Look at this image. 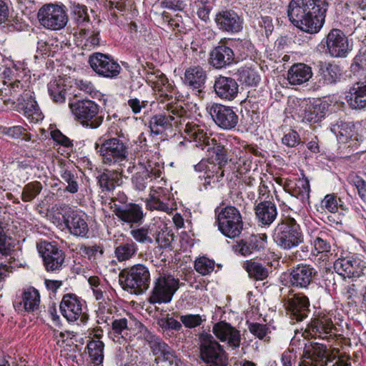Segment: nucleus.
I'll list each match as a JSON object with an SVG mask.
<instances>
[{
	"label": "nucleus",
	"mask_w": 366,
	"mask_h": 366,
	"mask_svg": "<svg viewBox=\"0 0 366 366\" xmlns=\"http://www.w3.org/2000/svg\"><path fill=\"white\" fill-rule=\"evenodd\" d=\"M327 8V0H291L287 13L295 27L313 34L323 26Z\"/></svg>",
	"instance_id": "nucleus-1"
},
{
	"label": "nucleus",
	"mask_w": 366,
	"mask_h": 366,
	"mask_svg": "<svg viewBox=\"0 0 366 366\" xmlns=\"http://www.w3.org/2000/svg\"><path fill=\"white\" fill-rule=\"evenodd\" d=\"M94 147L104 165L122 167L127 162L129 141L122 132L116 137L103 139L100 144L96 143Z\"/></svg>",
	"instance_id": "nucleus-2"
},
{
	"label": "nucleus",
	"mask_w": 366,
	"mask_h": 366,
	"mask_svg": "<svg viewBox=\"0 0 366 366\" xmlns=\"http://www.w3.org/2000/svg\"><path fill=\"white\" fill-rule=\"evenodd\" d=\"M187 111L182 106L169 103L163 107L162 113L154 114L150 118L149 127L155 135L162 134L173 127L181 132L187 120Z\"/></svg>",
	"instance_id": "nucleus-3"
},
{
	"label": "nucleus",
	"mask_w": 366,
	"mask_h": 366,
	"mask_svg": "<svg viewBox=\"0 0 366 366\" xmlns=\"http://www.w3.org/2000/svg\"><path fill=\"white\" fill-rule=\"evenodd\" d=\"M272 238L282 250H290L304 242V234L300 225L290 217L281 220L274 229Z\"/></svg>",
	"instance_id": "nucleus-4"
},
{
	"label": "nucleus",
	"mask_w": 366,
	"mask_h": 366,
	"mask_svg": "<svg viewBox=\"0 0 366 366\" xmlns=\"http://www.w3.org/2000/svg\"><path fill=\"white\" fill-rule=\"evenodd\" d=\"M151 281L147 267L137 264L123 269L119 274V283L122 288L131 294L141 295L147 291Z\"/></svg>",
	"instance_id": "nucleus-5"
},
{
	"label": "nucleus",
	"mask_w": 366,
	"mask_h": 366,
	"mask_svg": "<svg viewBox=\"0 0 366 366\" xmlns=\"http://www.w3.org/2000/svg\"><path fill=\"white\" fill-rule=\"evenodd\" d=\"M199 358L207 366H226L227 354L223 345L210 333L199 335Z\"/></svg>",
	"instance_id": "nucleus-6"
},
{
	"label": "nucleus",
	"mask_w": 366,
	"mask_h": 366,
	"mask_svg": "<svg viewBox=\"0 0 366 366\" xmlns=\"http://www.w3.org/2000/svg\"><path fill=\"white\" fill-rule=\"evenodd\" d=\"M36 17L40 26L51 31L62 29L69 21L66 6L58 3L43 4L39 9Z\"/></svg>",
	"instance_id": "nucleus-7"
},
{
	"label": "nucleus",
	"mask_w": 366,
	"mask_h": 366,
	"mask_svg": "<svg viewBox=\"0 0 366 366\" xmlns=\"http://www.w3.org/2000/svg\"><path fill=\"white\" fill-rule=\"evenodd\" d=\"M219 230L224 236L233 239L238 237L243 229L240 212L233 206L225 207L220 210L215 209Z\"/></svg>",
	"instance_id": "nucleus-8"
},
{
	"label": "nucleus",
	"mask_w": 366,
	"mask_h": 366,
	"mask_svg": "<svg viewBox=\"0 0 366 366\" xmlns=\"http://www.w3.org/2000/svg\"><path fill=\"white\" fill-rule=\"evenodd\" d=\"M69 107L75 118L84 127L97 129L103 122V116L98 115L99 105L94 101L79 100L70 103Z\"/></svg>",
	"instance_id": "nucleus-9"
},
{
	"label": "nucleus",
	"mask_w": 366,
	"mask_h": 366,
	"mask_svg": "<svg viewBox=\"0 0 366 366\" xmlns=\"http://www.w3.org/2000/svg\"><path fill=\"white\" fill-rule=\"evenodd\" d=\"M179 287V281L172 275H160L154 282L149 297L151 304L169 303Z\"/></svg>",
	"instance_id": "nucleus-10"
},
{
	"label": "nucleus",
	"mask_w": 366,
	"mask_h": 366,
	"mask_svg": "<svg viewBox=\"0 0 366 366\" xmlns=\"http://www.w3.org/2000/svg\"><path fill=\"white\" fill-rule=\"evenodd\" d=\"M225 144H227V139L219 137L218 138H212L207 144L208 147L207 151L212 154V157H214L218 164V165H212L213 171L208 173L206 177V179H209L207 183H210V179L213 182H218L224 175L222 166L226 164L228 161L227 149L225 148Z\"/></svg>",
	"instance_id": "nucleus-11"
},
{
	"label": "nucleus",
	"mask_w": 366,
	"mask_h": 366,
	"mask_svg": "<svg viewBox=\"0 0 366 366\" xmlns=\"http://www.w3.org/2000/svg\"><path fill=\"white\" fill-rule=\"evenodd\" d=\"M135 325L139 330L140 337L147 342L154 355H161L170 364L177 363L175 352L160 337L149 331L140 322L137 321Z\"/></svg>",
	"instance_id": "nucleus-12"
},
{
	"label": "nucleus",
	"mask_w": 366,
	"mask_h": 366,
	"mask_svg": "<svg viewBox=\"0 0 366 366\" xmlns=\"http://www.w3.org/2000/svg\"><path fill=\"white\" fill-rule=\"evenodd\" d=\"M282 302L292 320L301 322L308 316L310 303L309 298L303 293H295L290 290L283 297Z\"/></svg>",
	"instance_id": "nucleus-13"
},
{
	"label": "nucleus",
	"mask_w": 366,
	"mask_h": 366,
	"mask_svg": "<svg viewBox=\"0 0 366 366\" xmlns=\"http://www.w3.org/2000/svg\"><path fill=\"white\" fill-rule=\"evenodd\" d=\"M89 64L92 70L99 76L114 79L120 74L121 66L111 56L95 52L89 57Z\"/></svg>",
	"instance_id": "nucleus-14"
},
{
	"label": "nucleus",
	"mask_w": 366,
	"mask_h": 366,
	"mask_svg": "<svg viewBox=\"0 0 366 366\" xmlns=\"http://www.w3.org/2000/svg\"><path fill=\"white\" fill-rule=\"evenodd\" d=\"M207 111L215 124L223 130H232L239 122V117L231 107L213 103L207 107Z\"/></svg>",
	"instance_id": "nucleus-15"
},
{
	"label": "nucleus",
	"mask_w": 366,
	"mask_h": 366,
	"mask_svg": "<svg viewBox=\"0 0 366 366\" xmlns=\"http://www.w3.org/2000/svg\"><path fill=\"white\" fill-rule=\"evenodd\" d=\"M44 264L48 272L61 269L64 261L65 253L54 242H43L37 244Z\"/></svg>",
	"instance_id": "nucleus-16"
},
{
	"label": "nucleus",
	"mask_w": 366,
	"mask_h": 366,
	"mask_svg": "<svg viewBox=\"0 0 366 366\" xmlns=\"http://www.w3.org/2000/svg\"><path fill=\"white\" fill-rule=\"evenodd\" d=\"M68 232L76 237H86L89 231L87 215L82 211L69 208L62 215Z\"/></svg>",
	"instance_id": "nucleus-17"
},
{
	"label": "nucleus",
	"mask_w": 366,
	"mask_h": 366,
	"mask_svg": "<svg viewBox=\"0 0 366 366\" xmlns=\"http://www.w3.org/2000/svg\"><path fill=\"white\" fill-rule=\"evenodd\" d=\"M212 333L219 342L226 344L227 350H237L241 345L242 335L240 330L225 320L214 323Z\"/></svg>",
	"instance_id": "nucleus-18"
},
{
	"label": "nucleus",
	"mask_w": 366,
	"mask_h": 366,
	"mask_svg": "<svg viewBox=\"0 0 366 366\" xmlns=\"http://www.w3.org/2000/svg\"><path fill=\"white\" fill-rule=\"evenodd\" d=\"M84 301L74 294L69 293L63 296L59 305L61 315L69 322H74L80 319L84 322L88 315L83 312Z\"/></svg>",
	"instance_id": "nucleus-19"
},
{
	"label": "nucleus",
	"mask_w": 366,
	"mask_h": 366,
	"mask_svg": "<svg viewBox=\"0 0 366 366\" xmlns=\"http://www.w3.org/2000/svg\"><path fill=\"white\" fill-rule=\"evenodd\" d=\"M307 330L312 337L328 342L334 340L335 337V327L331 317L328 315H318L312 319Z\"/></svg>",
	"instance_id": "nucleus-20"
},
{
	"label": "nucleus",
	"mask_w": 366,
	"mask_h": 366,
	"mask_svg": "<svg viewBox=\"0 0 366 366\" xmlns=\"http://www.w3.org/2000/svg\"><path fill=\"white\" fill-rule=\"evenodd\" d=\"M133 322L134 320L130 318L116 315V319L112 322L108 331L109 337L119 344L132 341L134 336Z\"/></svg>",
	"instance_id": "nucleus-21"
},
{
	"label": "nucleus",
	"mask_w": 366,
	"mask_h": 366,
	"mask_svg": "<svg viewBox=\"0 0 366 366\" xmlns=\"http://www.w3.org/2000/svg\"><path fill=\"white\" fill-rule=\"evenodd\" d=\"M327 51L332 57H345L351 50L347 37L340 29H333L326 36Z\"/></svg>",
	"instance_id": "nucleus-22"
},
{
	"label": "nucleus",
	"mask_w": 366,
	"mask_h": 366,
	"mask_svg": "<svg viewBox=\"0 0 366 366\" xmlns=\"http://www.w3.org/2000/svg\"><path fill=\"white\" fill-rule=\"evenodd\" d=\"M334 269L344 277H358L364 273L365 262L357 256L340 257L334 262Z\"/></svg>",
	"instance_id": "nucleus-23"
},
{
	"label": "nucleus",
	"mask_w": 366,
	"mask_h": 366,
	"mask_svg": "<svg viewBox=\"0 0 366 366\" xmlns=\"http://www.w3.org/2000/svg\"><path fill=\"white\" fill-rule=\"evenodd\" d=\"M327 345L321 342L304 343L303 360L300 366H325Z\"/></svg>",
	"instance_id": "nucleus-24"
},
{
	"label": "nucleus",
	"mask_w": 366,
	"mask_h": 366,
	"mask_svg": "<svg viewBox=\"0 0 366 366\" xmlns=\"http://www.w3.org/2000/svg\"><path fill=\"white\" fill-rule=\"evenodd\" d=\"M317 274L316 269L308 264H298L290 272V282L292 286L300 289H307L312 282Z\"/></svg>",
	"instance_id": "nucleus-25"
},
{
	"label": "nucleus",
	"mask_w": 366,
	"mask_h": 366,
	"mask_svg": "<svg viewBox=\"0 0 366 366\" xmlns=\"http://www.w3.org/2000/svg\"><path fill=\"white\" fill-rule=\"evenodd\" d=\"M299 107L297 114L303 122L317 123L325 116V104L320 103L319 100L314 102L302 100Z\"/></svg>",
	"instance_id": "nucleus-26"
},
{
	"label": "nucleus",
	"mask_w": 366,
	"mask_h": 366,
	"mask_svg": "<svg viewBox=\"0 0 366 366\" xmlns=\"http://www.w3.org/2000/svg\"><path fill=\"white\" fill-rule=\"evenodd\" d=\"M216 95L226 101L234 100L239 92V85L237 81L229 76L219 75L214 79L213 85Z\"/></svg>",
	"instance_id": "nucleus-27"
},
{
	"label": "nucleus",
	"mask_w": 366,
	"mask_h": 366,
	"mask_svg": "<svg viewBox=\"0 0 366 366\" xmlns=\"http://www.w3.org/2000/svg\"><path fill=\"white\" fill-rule=\"evenodd\" d=\"M235 61L234 53L232 48L220 44L209 53V64L217 69H225Z\"/></svg>",
	"instance_id": "nucleus-28"
},
{
	"label": "nucleus",
	"mask_w": 366,
	"mask_h": 366,
	"mask_svg": "<svg viewBox=\"0 0 366 366\" xmlns=\"http://www.w3.org/2000/svg\"><path fill=\"white\" fill-rule=\"evenodd\" d=\"M112 208L117 218L127 223L139 224L144 217L142 209L137 204L121 205L115 202Z\"/></svg>",
	"instance_id": "nucleus-29"
},
{
	"label": "nucleus",
	"mask_w": 366,
	"mask_h": 366,
	"mask_svg": "<svg viewBox=\"0 0 366 366\" xmlns=\"http://www.w3.org/2000/svg\"><path fill=\"white\" fill-rule=\"evenodd\" d=\"M267 238L265 234L252 235L247 239L239 240L233 245V251L242 256L249 255L263 249L267 243Z\"/></svg>",
	"instance_id": "nucleus-30"
},
{
	"label": "nucleus",
	"mask_w": 366,
	"mask_h": 366,
	"mask_svg": "<svg viewBox=\"0 0 366 366\" xmlns=\"http://www.w3.org/2000/svg\"><path fill=\"white\" fill-rule=\"evenodd\" d=\"M215 21L219 29L229 33H237L242 29V20L237 13L232 10L218 13Z\"/></svg>",
	"instance_id": "nucleus-31"
},
{
	"label": "nucleus",
	"mask_w": 366,
	"mask_h": 366,
	"mask_svg": "<svg viewBox=\"0 0 366 366\" xmlns=\"http://www.w3.org/2000/svg\"><path fill=\"white\" fill-rule=\"evenodd\" d=\"M256 219L262 227H269L277 217L276 204L269 200H263L254 208Z\"/></svg>",
	"instance_id": "nucleus-32"
},
{
	"label": "nucleus",
	"mask_w": 366,
	"mask_h": 366,
	"mask_svg": "<svg viewBox=\"0 0 366 366\" xmlns=\"http://www.w3.org/2000/svg\"><path fill=\"white\" fill-rule=\"evenodd\" d=\"M185 134V138L190 142H195L199 146H207L211 140L210 135L205 125H199L194 122H185L182 132Z\"/></svg>",
	"instance_id": "nucleus-33"
},
{
	"label": "nucleus",
	"mask_w": 366,
	"mask_h": 366,
	"mask_svg": "<svg viewBox=\"0 0 366 366\" xmlns=\"http://www.w3.org/2000/svg\"><path fill=\"white\" fill-rule=\"evenodd\" d=\"M207 78V71L201 66H192L185 70L184 83L200 93L205 87Z\"/></svg>",
	"instance_id": "nucleus-34"
},
{
	"label": "nucleus",
	"mask_w": 366,
	"mask_h": 366,
	"mask_svg": "<svg viewBox=\"0 0 366 366\" xmlns=\"http://www.w3.org/2000/svg\"><path fill=\"white\" fill-rule=\"evenodd\" d=\"M123 176L122 167L116 169H104L97 177L98 184L102 192H112L119 186Z\"/></svg>",
	"instance_id": "nucleus-35"
},
{
	"label": "nucleus",
	"mask_w": 366,
	"mask_h": 366,
	"mask_svg": "<svg viewBox=\"0 0 366 366\" xmlns=\"http://www.w3.org/2000/svg\"><path fill=\"white\" fill-rule=\"evenodd\" d=\"M283 188L285 192L302 201L307 200L310 197V185L307 178H299L295 182L286 179Z\"/></svg>",
	"instance_id": "nucleus-36"
},
{
	"label": "nucleus",
	"mask_w": 366,
	"mask_h": 366,
	"mask_svg": "<svg viewBox=\"0 0 366 366\" xmlns=\"http://www.w3.org/2000/svg\"><path fill=\"white\" fill-rule=\"evenodd\" d=\"M19 107L30 122L36 123L43 119L44 117L39 105L30 94H24L23 102L19 103Z\"/></svg>",
	"instance_id": "nucleus-37"
},
{
	"label": "nucleus",
	"mask_w": 366,
	"mask_h": 366,
	"mask_svg": "<svg viewBox=\"0 0 366 366\" xmlns=\"http://www.w3.org/2000/svg\"><path fill=\"white\" fill-rule=\"evenodd\" d=\"M341 69L337 64L320 62L317 73L318 81L322 84H332L340 80Z\"/></svg>",
	"instance_id": "nucleus-38"
},
{
	"label": "nucleus",
	"mask_w": 366,
	"mask_h": 366,
	"mask_svg": "<svg viewBox=\"0 0 366 366\" xmlns=\"http://www.w3.org/2000/svg\"><path fill=\"white\" fill-rule=\"evenodd\" d=\"M312 76V68L303 63L292 65L287 72L290 84L300 85L309 81Z\"/></svg>",
	"instance_id": "nucleus-39"
},
{
	"label": "nucleus",
	"mask_w": 366,
	"mask_h": 366,
	"mask_svg": "<svg viewBox=\"0 0 366 366\" xmlns=\"http://www.w3.org/2000/svg\"><path fill=\"white\" fill-rule=\"evenodd\" d=\"M10 224L5 220L0 221V254L10 255L16 246V240L9 232Z\"/></svg>",
	"instance_id": "nucleus-40"
},
{
	"label": "nucleus",
	"mask_w": 366,
	"mask_h": 366,
	"mask_svg": "<svg viewBox=\"0 0 366 366\" xmlns=\"http://www.w3.org/2000/svg\"><path fill=\"white\" fill-rule=\"evenodd\" d=\"M242 267L247 272L249 278L255 281H262L269 275L268 268L254 259L244 262Z\"/></svg>",
	"instance_id": "nucleus-41"
},
{
	"label": "nucleus",
	"mask_w": 366,
	"mask_h": 366,
	"mask_svg": "<svg viewBox=\"0 0 366 366\" xmlns=\"http://www.w3.org/2000/svg\"><path fill=\"white\" fill-rule=\"evenodd\" d=\"M22 300L19 302L20 306L23 305L24 310L27 312H34L39 309L40 305V295L37 290L29 287L22 293Z\"/></svg>",
	"instance_id": "nucleus-42"
},
{
	"label": "nucleus",
	"mask_w": 366,
	"mask_h": 366,
	"mask_svg": "<svg viewBox=\"0 0 366 366\" xmlns=\"http://www.w3.org/2000/svg\"><path fill=\"white\" fill-rule=\"evenodd\" d=\"M138 250L137 244L131 239L119 244L114 249V254L119 262L132 259Z\"/></svg>",
	"instance_id": "nucleus-43"
},
{
	"label": "nucleus",
	"mask_w": 366,
	"mask_h": 366,
	"mask_svg": "<svg viewBox=\"0 0 366 366\" xmlns=\"http://www.w3.org/2000/svg\"><path fill=\"white\" fill-rule=\"evenodd\" d=\"M350 94L346 98L351 107L360 109L366 107V92L361 87V84L356 83L350 89Z\"/></svg>",
	"instance_id": "nucleus-44"
},
{
	"label": "nucleus",
	"mask_w": 366,
	"mask_h": 366,
	"mask_svg": "<svg viewBox=\"0 0 366 366\" xmlns=\"http://www.w3.org/2000/svg\"><path fill=\"white\" fill-rule=\"evenodd\" d=\"M333 244L334 238L327 231L319 232L313 240L314 248L317 253L329 252Z\"/></svg>",
	"instance_id": "nucleus-45"
},
{
	"label": "nucleus",
	"mask_w": 366,
	"mask_h": 366,
	"mask_svg": "<svg viewBox=\"0 0 366 366\" xmlns=\"http://www.w3.org/2000/svg\"><path fill=\"white\" fill-rule=\"evenodd\" d=\"M79 36L83 41L82 48L92 50L99 45V31L95 29H81Z\"/></svg>",
	"instance_id": "nucleus-46"
},
{
	"label": "nucleus",
	"mask_w": 366,
	"mask_h": 366,
	"mask_svg": "<svg viewBox=\"0 0 366 366\" xmlns=\"http://www.w3.org/2000/svg\"><path fill=\"white\" fill-rule=\"evenodd\" d=\"M104 344L99 340H92L87 343L89 356L95 365H99L104 360Z\"/></svg>",
	"instance_id": "nucleus-47"
},
{
	"label": "nucleus",
	"mask_w": 366,
	"mask_h": 366,
	"mask_svg": "<svg viewBox=\"0 0 366 366\" xmlns=\"http://www.w3.org/2000/svg\"><path fill=\"white\" fill-rule=\"evenodd\" d=\"M174 89L175 86L169 81L164 74L154 88V90L158 92L159 101L163 103L166 100L172 99V93Z\"/></svg>",
	"instance_id": "nucleus-48"
},
{
	"label": "nucleus",
	"mask_w": 366,
	"mask_h": 366,
	"mask_svg": "<svg viewBox=\"0 0 366 366\" xmlns=\"http://www.w3.org/2000/svg\"><path fill=\"white\" fill-rule=\"evenodd\" d=\"M174 89L175 86L169 81L164 74L154 88V90L158 92L159 101L163 103L166 100L172 99V93Z\"/></svg>",
	"instance_id": "nucleus-49"
},
{
	"label": "nucleus",
	"mask_w": 366,
	"mask_h": 366,
	"mask_svg": "<svg viewBox=\"0 0 366 366\" xmlns=\"http://www.w3.org/2000/svg\"><path fill=\"white\" fill-rule=\"evenodd\" d=\"M48 92L54 102L63 103L65 102L66 89L61 79H54L48 84Z\"/></svg>",
	"instance_id": "nucleus-50"
},
{
	"label": "nucleus",
	"mask_w": 366,
	"mask_h": 366,
	"mask_svg": "<svg viewBox=\"0 0 366 366\" xmlns=\"http://www.w3.org/2000/svg\"><path fill=\"white\" fill-rule=\"evenodd\" d=\"M153 230V240L162 248L169 247L174 239L173 234H170L165 226H157L155 224Z\"/></svg>",
	"instance_id": "nucleus-51"
},
{
	"label": "nucleus",
	"mask_w": 366,
	"mask_h": 366,
	"mask_svg": "<svg viewBox=\"0 0 366 366\" xmlns=\"http://www.w3.org/2000/svg\"><path fill=\"white\" fill-rule=\"evenodd\" d=\"M238 79L245 85L256 86L260 81L258 72L251 67H241L237 70Z\"/></svg>",
	"instance_id": "nucleus-52"
},
{
	"label": "nucleus",
	"mask_w": 366,
	"mask_h": 366,
	"mask_svg": "<svg viewBox=\"0 0 366 366\" xmlns=\"http://www.w3.org/2000/svg\"><path fill=\"white\" fill-rule=\"evenodd\" d=\"M43 185L39 181H33L25 184L22 189L21 198L24 202H31L42 191Z\"/></svg>",
	"instance_id": "nucleus-53"
},
{
	"label": "nucleus",
	"mask_w": 366,
	"mask_h": 366,
	"mask_svg": "<svg viewBox=\"0 0 366 366\" xmlns=\"http://www.w3.org/2000/svg\"><path fill=\"white\" fill-rule=\"evenodd\" d=\"M153 229H154V224L132 229L130 231V234L139 243L152 244Z\"/></svg>",
	"instance_id": "nucleus-54"
},
{
	"label": "nucleus",
	"mask_w": 366,
	"mask_h": 366,
	"mask_svg": "<svg viewBox=\"0 0 366 366\" xmlns=\"http://www.w3.org/2000/svg\"><path fill=\"white\" fill-rule=\"evenodd\" d=\"M3 75L4 79L7 78V80H4V84H9V88H6L9 96H12L14 97L22 90V83L21 81L13 77V71L9 68L5 69L3 72Z\"/></svg>",
	"instance_id": "nucleus-55"
},
{
	"label": "nucleus",
	"mask_w": 366,
	"mask_h": 366,
	"mask_svg": "<svg viewBox=\"0 0 366 366\" xmlns=\"http://www.w3.org/2000/svg\"><path fill=\"white\" fill-rule=\"evenodd\" d=\"M332 131L340 142H345L353 136L354 125L350 122H340L333 127Z\"/></svg>",
	"instance_id": "nucleus-56"
},
{
	"label": "nucleus",
	"mask_w": 366,
	"mask_h": 366,
	"mask_svg": "<svg viewBox=\"0 0 366 366\" xmlns=\"http://www.w3.org/2000/svg\"><path fill=\"white\" fill-rule=\"evenodd\" d=\"M62 181L67 184L65 191L71 194H75L79 191V185L77 174L68 169H64L61 173Z\"/></svg>",
	"instance_id": "nucleus-57"
},
{
	"label": "nucleus",
	"mask_w": 366,
	"mask_h": 366,
	"mask_svg": "<svg viewBox=\"0 0 366 366\" xmlns=\"http://www.w3.org/2000/svg\"><path fill=\"white\" fill-rule=\"evenodd\" d=\"M79 247V254L89 260H94L101 257L104 254V247L100 244L86 245L81 244Z\"/></svg>",
	"instance_id": "nucleus-58"
},
{
	"label": "nucleus",
	"mask_w": 366,
	"mask_h": 366,
	"mask_svg": "<svg viewBox=\"0 0 366 366\" xmlns=\"http://www.w3.org/2000/svg\"><path fill=\"white\" fill-rule=\"evenodd\" d=\"M146 64L147 66L144 68V77L147 83L154 89L164 74L155 69L152 63L147 62Z\"/></svg>",
	"instance_id": "nucleus-59"
},
{
	"label": "nucleus",
	"mask_w": 366,
	"mask_h": 366,
	"mask_svg": "<svg viewBox=\"0 0 366 366\" xmlns=\"http://www.w3.org/2000/svg\"><path fill=\"white\" fill-rule=\"evenodd\" d=\"M71 14L74 21L79 26H83L89 21L87 8L84 5L74 3L71 7Z\"/></svg>",
	"instance_id": "nucleus-60"
},
{
	"label": "nucleus",
	"mask_w": 366,
	"mask_h": 366,
	"mask_svg": "<svg viewBox=\"0 0 366 366\" xmlns=\"http://www.w3.org/2000/svg\"><path fill=\"white\" fill-rule=\"evenodd\" d=\"M214 265L215 263L213 260L205 257H201L196 259L194 269L202 275H207L214 270Z\"/></svg>",
	"instance_id": "nucleus-61"
},
{
	"label": "nucleus",
	"mask_w": 366,
	"mask_h": 366,
	"mask_svg": "<svg viewBox=\"0 0 366 366\" xmlns=\"http://www.w3.org/2000/svg\"><path fill=\"white\" fill-rule=\"evenodd\" d=\"M248 325V330L254 336L259 340H264L266 342L269 341V337H267L269 332V329L266 325L260 324L258 322H247Z\"/></svg>",
	"instance_id": "nucleus-62"
},
{
	"label": "nucleus",
	"mask_w": 366,
	"mask_h": 366,
	"mask_svg": "<svg viewBox=\"0 0 366 366\" xmlns=\"http://www.w3.org/2000/svg\"><path fill=\"white\" fill-rule=\"evenodd\" d=\"M181 322L187 328H194L202 324L206 320L205 316L199 315H184L179 317Z\"/></svg>",
	"instance_id": "nucleus-63"
},
{
	"label": "nucleus",
	"mask_w": 366,
	"mask_h": 366,
	"mask_svg": "<svg viewBox=\"0 0 366 366\" xmlns=\"http://www.w3.org/2000/svg\"><path fill=\"white\" fill-rule=\"evenodd\" d=\"M341 199L335 194H327L322 201V207H325L328 212L335 213L337 211L338 206L342 207L340 204Z\"/></svg>",
	"instance_id": "nucleus-64"
}]
</instances>
